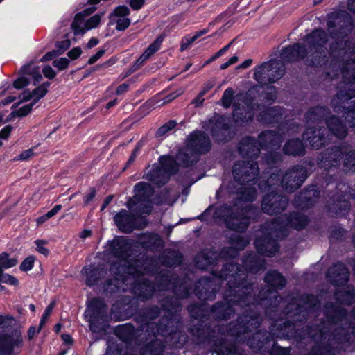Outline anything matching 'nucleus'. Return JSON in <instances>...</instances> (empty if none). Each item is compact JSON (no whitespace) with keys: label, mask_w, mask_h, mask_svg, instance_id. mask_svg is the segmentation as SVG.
Masks as SVG:
<instances>
[{"label":"nucleus","mask_w":355,"mask_h":355,"mask_svg":"<svg viewBox=\"0 0 355 355\" xmlns=\"http://www.w3.org/2000/svg\"><path fill=\"white\" fill-rule=\"evenodd\" d=\"M259 150L257 142L250 137L244 139L239 146V151L243 156L253 157L257 155Z\"/></svg>","instance_id":"obj_13"},{"label":"nucleus","mask_w":355,"mask_h":355,"mask_svg":"<svg viewBox=\"0 0 355 355\" xmlns=\"http://www.w3.org/2000/svg\"><path fill=\"white\" fill-rule=\"evenodd\" d=\"M29 103L25 104L20 107L17 110H16L15 114L19 116H24L27 115L31 110L33 106L36 103L33 101H30Z\"/></svg>","instance_id":"obj_32"},{"label":"nucleus","mask_w":355,"mask_h":355,"mask_svg":"<svg viewBox=\"0 0 355 355\" xmlns=\"http://www.w3.org/2000/svg\"><path fill=\"white\" fill-rule=\"evenodd\" d=\"M286 205L287 199L286 198L276 194H270L264 197L262 209L269 214H274L284 210Z\"/></svg>","instance_id":"obj_8"},{"label":"nucleus","mask_w":355,"mask_h":355,"mask_svg":"<svg viewBox=\"0 0 355 355\" xmlns=\"http://www.w3.org/2000/svg\"><path fill=\"white\" fill-rule=\"evenodd\" d=\"M71 41L69 39H65L62 41H59L57 42L56 46L58 49L59 53H62L64 51H66L71 46Z\"/></svg>","instance_id":"obj_39"},{"label":"nucleus","mask_w":355,"mask_h":355,"mask_svg":"<svg viewBox=\"0 0 355 355\" xmlns=\"http://www.w3.org/2000/svg\"><path fill=\"white\" fill-rule=\"evenodd\" d=\"M205 93V92H202L200 96H198V98L195 101V103H196L198 105V104H201L202 103L203 99H202V96L204 95Z\"/></svg>","instance_id":"obj_64"},{"label":"nucleus","mask_w":355,"mask_h":355,"mask_svg":"<svg viewBox=\"0 0 355 355\" xmlns=\"http://www.w3.org/2000/svg\"><path fill=\"white\" fill-rule=\"evenodd\" d=\"M162 40L160 38L157 39L153 43H152L148 49L144 52V53L139 58L136 62V65L140 67L143 63L147 60L153 54H154L160 48V44Z\"/></svg>","instance_id":"obj_15"},{"label":"nucleus","mask_w":355,"mask_h":355,"mask_svg":"<svg viewBox=\"0 0 355 355\" xmlns=\"http://www.w3.org/2000/svg\"><path fill=\"white\" fill-rule=\"evenodd\" d=\"M291 223L295 229L300 230L307 225L308 219L304 215L295 214L291 219Z\"/></svg>","instance_id":"obj_24"},{"label":"nucleus","mask_w":355,"mask_h":355,"mask_svg":"<svg viewBox=\"0 0 355 355\" xmlns=\"http://www.w3.org/2000/svg\"><path fill=\"white\" fill-rule=\"evenodd\" d=\"M35 243L36 246H37V248H36V250H37L38 252H40V253H41V254H42L45 255V256L48 255V254H49V250L45 247L46 242H45L44 241H42V240H37V241H35Z\"/></svg>","instance_id":"obj_40"},{"label":"nucleus","mask_w":355,"mask_h":355,"mask_svg":"<svg viewBox=\"0 0 355 355\" xmlns=\"http://www.w3.org/2000/svg\"><path fill=\"white\" fill-rule=\"evenodd\" d=\"M35 261V258L33 256L28 257L21 263L20 269L25 272L31 270L33 267Z\"/></svg>","instance_id":"obj_34"},{"label":"nucleus","mask_w":355,"mask_h":355,"mask_svg":"<svg viewBox=\"0 0 355 355\" xmlns=\"http://www.w3.org/2000/svg\"><path fill=\"white\" fill-rule=\"evenodd\" d=\"M98 43V39L94 38V37L91 38L87 43V47L89 49L92 48V47L95 46L96 45H97Z\"/></svg>","instance_id":"obj_56"},{"label":"nucleus","mask_w":355,"mask_h":355,"mask_svg":"<svg viewBox=\"0 0 355 355\" xmlns=\"http://www.w3.org/2000/svg\"><path fill=\"white\" fill-rule=\"evenodd\" d=\"M42 327H40L39 329L37 330L35 327H31L28 331V336L29 339H32L36 334H37Z\"/></svg>","instance_id":"obj_52"},{"label":"nucleus","mask_w":355,"mask_h":355,"mask_svg":"<svg viewBox=\"0 0 355 355\" xmlns=\"http://www.w3.org/2000/svg\"><path fill=\"white\" fill-rule=\"evenodd\" d=\"M59 51H49L48 53H46L43 57L41 59V61H47V60H52L54 57H55L56 55H59Z\"/></svg>","instance_id":"obj_48"},{"label":"nucleus","mask_w":355,"mask_h":355,"mask_svg":"<svg viewBox=\"0 0 355 355\" xmlns=\"http://www.w3.org/2000/svg\"><path fill=\"white\" fill-rule=\"evenodd\" d=\"M329 131L336 137L343 138L346 135V128L342 122L336 117H331L327 121Z\"/></svg>","instance_id":"obj_14"},{"label":"nucleus","mask_w":355,"mask_h":355,"mask_svg":"<svg viewBox=\"0 0 355 355\" xmlns=\"http://www.w3.org/2000/svg\"><path fill=\"white\" fill-rule=\"evenodd\" d=\"M110 20L111 24H116V28L118 31H123L130 24V19L128 17H110Z\"/></svg>","instance_id":"obj_26"},{"label":"nucleus","mask_w":355,"mask_h":355,"mask_svg":"<svg viewBox=\"0 0 355 355\" xmlns=\"http://www.w3.org/2000/svg\"><path fill=\"white\" fill-rule=\"evenodd\" d=\"M237 61H238L237 56H232L228 61L223 63L220 65V69L222 70H224V69H227V67H229L230 65L236 63Z\"/></svg>","instance_id":"obj_50"},{"label":"nucleus","mask_w":355,"mask_h":355,"mask_svg":"<svg viewBox=\"0 0 355 355\" xmlns=\"http://www.w3.org/2000/svg\"><path fill=\"white\" fill-rule=\"evenodd\" d=\"M284 153L288 155H297L304 152V146L299 139L288 141L284 148Z\"/></svg>","instance_id":"obj_19"},{"label":"nucleus","mask_w":355,"mask_h":355,"mask_svg":"<svg viewBox=\"0 0 355 355\" xmlns=\"http://www.w3.org/2000/svg\"><path fill=\"white\" fill-rule=\"evenodd\" d=\"M21 72L24 75H30L34 80L35 84L39 83L42 78L40 69L33 63L24 66L21 69Z\"/></svg>","instance_id":"obj_21"},{"label":"nucleus","mask_w":355,"mask_h":355,"mask_svg":"<svg viewBox=\"0 0 355 355\" xmlns=\"http://www.w3.org/2000/svg\"><path fill=\"white\" fill-rule=\"evenodd\" d=\"M93 305H89L85 312V317L87 319L89 322V327L92 331H96V329L94 324V319L92 317Z\"/></svg>","instance_id":"obj_37"},{"label":"nucleus","mask_w":355,"mask_h":355,"mask_svg":"<svg viewBox=\"0 0 355 355\" xmlns=\"http://www.w3.org/2000/svg\"><path fill=\"white\" fill-rule=\"evenodd\" d=\"M127 88H128L127 85H125V84L121 85L117 88L116 93L118 94H122L123 92H124L127 90Z\"/></svg>","instance_id":"obj_60"},{"label":"nucleus","mask_w":355,"mask_h":355,"mask_svg":"<svg viewBox=\"0 0 355 355\" xmlns=\"http://www.w3.org/2000/svg\"><path fill=\"white\" fill-rule=\"evenodd\" d=\"M91 235V231L88 230H84L80 234V237L83 239H85L89 237Z\"/></svg>","instance_id":"obj_59"},{"label":"nucleus","mask_w":355,"mask_h":355,"mask_svg":"<svg viewBox=\"0 0 355 355\" xmlns=\"http://www.w3.org/2000/svg\"><path fill=\"white\" fill-rule=\"evenodd\" d=\"M230 44H227L216 53V57H220L223 55L229 49Z\"/></svg>","instance_id":"obj_57"},{"label":"nucleus","mask_w":355,"mask_h":355,"mask_svg":"<svg viewBox=\"0 0 355 355\" xmlns=\"http://www.w3.org/2000/svg\"><path fill=\"white\" fill-rule=\"evenodd\" d=\"M62 340L66 344H71L72 343V338L70 335L69 334H62L61 336Z\"/></svg>","instance_id":"obj_55"},{"label":"nucleus","mask_w":355,"mask_h":355,"mask_svg":"<svg viewBox=\"0 0 355 355\" xmlns=\"http://www.w3.org/2000/svg\"><path fill=\"white\" fill-rule=\"evenodd\" d=\"M343 77L347 83L355 81V61L347 63V67L342 71Z\"/></svg>","instance_id":"obj_23"},{"label":"nucleus","mask_w":355,"mask_h":355,"mask_svg":"<svg viewBox=\"0 0 355 355\" xmlns=\"http://www.w3.org/2000/svg\"><path fill=\"white\" fill-rule=\"evenodd\" d=\"M153 193L151 185L146 182H139L135 187V196L127 202V207L131 211L137 214H144L141 207L146 205L148 198Z\"/></svg>","instance_id":"obj_5"},{"label":"nucleus","mask_w":355,"mask_h":355,"mask_svg":"<svg viewBox=\"0 0 355 355\" xmlns=\"http://www.w3.org/2000/svg\"><path fill=\"white\" fill-rule=\"evenodd\" d=\"M17 263V259L15 258H9L7 253L0 254V267L4 269H8L14 267Z\"/></svg>","instance_id":"obj_27"},{"label":"nucleus","mask_w":355,"mask_h":355,"mask_svg":"<svg viewBox=\"0 0 355 355\" xmlns=\"http://www.w3.org/2000/svg\"><path fill=\"white\" fill-rule=\"evenodd\" d=\"M176 125V123L174 121H171L168 123L163 125L157 131V135L159 137L164 136L167 134L168 132L173 130Z\"/></svg>","instance_id":"obj_33"},{"label":"nucleus","mask_w":355,"mask_h":355,"mask_svg":"<svg viewBox=\"0 0 355 355\" xmlns=\"http://www.w3.org/2000/svg\"><path fill=\"white\" fill-rule=\"evenodd\" d=\"M49 217L46 216V214L37 218V220H36V223L38 225L44 223V222H46L47 220H49Z\"/></svg>","instance_id":"obj_54"},{"label":"nucleus","mask_w":355,"mask_h":355,"mask_svg":"<svg viewBox=\"0 0 355 355\" xmlns=\"http://www.w3.org/2000/svg\"><path fill=\"white\" fill-rule=\"evenodd\" d=\"M130 13V9L127 6H119L114 10L113 12L110 15V17H128Z\"/></svg>","instance_id":"obj_29"},{"label":"nucleus","mask_w":355,"mask_h":355,"mask_svg":"<svg viewBox=\"0 0 355 355\" xmlns=\"http://www.w3.org/2000/svg\"><path fill=\"white\" fill-rule=\"evenodd\" d=\"M183 92H184V90L182 89H178L175 92H173V93L171 94L170 95H168V96H166L165 98V99L164 100V101L162 103H160L159 105H158V106L171 102L172 100L175 99L178 96H179L182 94H183Z\"/></svg>","instance_id":"obj_43"},{"label":"nucleus","mask_w":355,"mask_h":355,"mask_svg":"<svg viewBox=\"0 0 355 355\" xmlns=\"http://www.w3.org/2000/svg\"><path fill=\"white\" fill-rule=\"evenodd\" d=\"M206 31H200L196 33L195 35L193 37H187L182 40V43L181 45V50L184 51L187 49L189 46L192 44L197 38H198L200 36L202 35Z\"/></svg>","instance_id":"obj_30"},{"label":"nucleus","mask_w":355,"mask_h":355,"mask_svg":"<svg viewBox=\"0 0 355 355\" xmlns=\"http://www.w3.org/2000/svg\"><path fill=\"white\" fill-rule=\"evenodd\" d=\"M327 41V34L321 30H315L308 35L305 40L306 46L298 44L285 48L282 53L283 59L291 61L297 58H303L308 53V50L313 55L318 53L320 48Z\"/></svg>","instance_id":"obj_3"},{"label":"nucleus","mask_w":355,"mask_h":355,"mask_svg":"<svg viewBox=\"0 0 355 355\" xmlns=\"http://www.w3.org/2000/svg\"><path fill=\"white\" fill-rule=\"evenodd\" d=\"M249 243V241L248 240H245V239H240V241H238L235 245H236V247L238 248V249H242L248 243Z\"/></svg>","instance_id":"obj_53"},{"label":"nucleus","mask_w":355,"mask_h":355,"mask_svg":"<svg viewBox=\"0 0 355 355\" xmlns=\"http://www.w3.org/2000/svg\"><path fill=\"white\" fill-rule=\"evenodd\" d=\"M43 73L45 77L52 79L55 76L54 70L49 66L45 67L43 70Z\"/></svg>","instance_id":"obj_46"},{"label":"nucleus","mask_w":355,"mask_h":355,"mask_svg":"<svg viewBox=\"0 0 355 355\" xmlns=\"http://www.w3.org/2000/svg\"><path fill=\"white\" fill-rule=\"evenodd\" d=\"M34 155L33 148H30L21 152L18 156L14 158L15 161H25Z\"/></svg>","instance_id":"obj_36"},{"label":"nucleus","mask_w":355,"mask_h":355,"mask_svg":"<svg viewBox=\"0 0 355 355\" xmlns=\"http://www.w3.org/2000/svg\"><path fill=\"white\" fill-rule=\"evenodd\" d=\"M270 71V64L264 63L256 68L254 70V78L259 83H266L268 80L272 81L268 78V72Z\"/></svg>","instance_id":"obj_20"},{"label":"nucleus","mask_w":355,"mask_h":355,"mask_svg":"<svg viewBox=\"0 0 355 355\" xmlns=\"http://www.w3.org/2000/svg\"><path fill=\"white\" fill-rule=\"evenodd\" d=\"M61 209H62L61 205H58L55 206L52 209H51L50 211H49L46 213V216L49 217V218L54 216L59 211L61 210Z\"/></svg>","instance_id":"obj_51"},{"label":"nucleus","mask_w":355,"mask_h":355,"mask_svg":"<svg viewBox=\"0 0 355 355\" xmlns=\"http://www.w3.org/2000/svg\"><path fill=\"white\" fill-rule=\"evenodd\" d=\"M69 60L66 58H60L58 60L53 61V64L55 67L58 68L59 70H63L67 68L69 65Z\"/></svg>","instance_id":"obj_38"},{"label":"nucleus","mask_w":355,"mask_h":355,"mask_svg":"<svg viewBox=\"0 0 355 355\" xmlns=\"http://www.w3.org/2000/svg\"><path fill=\"white\" fill-rule=\"evenodd\" d=\"M255 246L259 253L267 257L272 256L277 249L273 243L264 240V244L262 245L261 241L258 239L255 241Z\"/></svg>","instance_id":"obj_17"},{"label":"nucleus","mask_w":355,"mask_h":355,"mask_svg":"<svg viewBox=\"0 0 355 355\" xmlns=\"http://www.w3.org/2000/svg\"><path fill=\"white\" fill-rule=\"evenodd\" d=\"M29 82V80L26 77L22 76L14 82V87L16 89H21L28 85Z\"/></svg>","instance_id":"obj_41"},{"label":"nucleus","mask_w":355,"mask_h":355,"mask_svg":"<svg viewBox=\"0 0 355 355\" xmlns=\"http://www.w3.org/2000/svg\"><path fill=\"white\" fill-rule=\"evenodd\" d=\"M250 211V209H243L241 211V216H224V220L228 228L241 232L248 227L250 223V219L244 215L248 214Z\"/></svg>","instance_id":"obj_10"},{"label":"nucleus","mask_w":355,"mask_h":355,"mask_svg":"<svg viewBox=\"0 0 355 355\" xmlns=\"http://www.w3.org/2000/svg\"><path fill=\"white\" fill-rule=\"evenodd\" d=\"M209 149L208 137L201 131H196L188 137L185 148L178 154L176 159L183 166H188L196 162L199 155Z\"/></svg>","instance_id":"obj_2"},{"label":"nucleus","mask_w":355,"mask_h":355,"mask_svg":"<svg viewBox=\"0 0 355 355\" xmlns=\"http://www.w3.org/2000/svg\"><path fill=\"white\" fill-rule=\"evenodd\" d=\"M295 171H291L286 173L282 181V187L289 192H292L301 184L299 180L296 179V175H295Z\"/></svg>","instance_id":"obj_16"},{"label":"nucleus","mask_w":355,"mask_h":355,"mask_svg":"<svg viewBox=\"0 0 355 355\" xmlns=\"http://www.w3.org/2000/svg\"><path fill=\"white\" fill-rule=\"evenodd\" d=\"M81 53H82L81 48L79 46H77V47H75V48L72 49L71 50H70L67 53V55L69 56V58L70 59L76 60L81 55Z\"/></svg>","instance_id":"obj_45"},{"label":"nucleus","mask_w":355,"mask_h":355,"mask_svg":"<svg viewBox=\"0 0 355 355\" xmlns=\"http://www.w3.org/2000/svg\"><path fill=\"white\" fill-rule=\"evenodd\" d=\"M104 53V50H99L95 55H94L89 59L88 63L89 64L95 63L100 58H101L103 55Z\"/></svg>","instance_id":"obj_47"},{"label":"nucleus","mask_w":355,"mask_h":355,"mask_svg":"<svg viewBox=\"0 0 355 355\" xmlns=\"http://www.w3.org/2000/svg\"><path fill=\"white\" fill-rule=\"evenodd\" d=\"M265 281L276 288H282L286 284L284 277L277 271L268 272L265 277Z\"/></svg>","instance_id":"obj_18"},{"label":"nucleus","mask_w":355,"mask_h":355,"mask_svg":"<svg viewBox=\"0 0 355 355\" xmlns=\"http://www.w3.org/2000/svg\"><path fill=\"white\" fill-rule=\"evenodd\" d=\"M107 254L112 258L110 272L114 276V285L119 289L121 284L128 285L139 276L135 266L130 263L128 258L130 245L124 237H116L107 243Z\"/></svg>","instance_id":"obj_1"},{"label":"nucleus","mask_w":355,"mask_h":355,"mask_svg":"<svg viewBox=\"0 0 355 355\" xmlns=\"http://www.w3.org/2000/svg\"><path fill=\"white\" fill-rule=\"evenodd\" d=\"M12 128L10 125H7L0 131V139H6L10 132Z\"/></svg>","instance_id":"obj_49"},{"label":"nucleus","mask_w":355,"mask_h":355,"mask_svg":"<svg viewBox=\"0 0 355 355\" xmlns=\"http://www.w3.org/2000/svg\"><path fill=\"white\" fill-rule=\"evenodd\" d=\"M145 0H129L130 6L134 10H140L145 4Z\"/></svg>","instance_id":"obj_44"},{"label":"nucleus","mask_w":355,"mask_h":355,"mask_svg":"<svg viewBox=\"0 0 355 355\" xmlns=\"http://www.w3.org/2000/svg\"><path fill=\"white\" fill-rule=\"evenodd\" d=\"M252 60L251 59H248L244 61L243 63H241L239 67L245 69L249 67L252 64Z\"/></svg>","instance_id":"obj_58"},{"label":"nucleus","mask_w":355,"mask_h":355,"mask_svg":"<svg viewBox=\"0 0 355 355\" xmlns=\"http://www.w3.org/2000/svg\"><path fill=\"white\" fill-rule=\"evenodd\" d=\"M159 166L148 168L146 178L158 187L165 184L171 175L178 171L176 161L171 156H162L159 159Z\"/></svg>","instance_id":"obj_4"},{"label":"nucleus","mask_w":355,"mask_h":355,"mask_svg":"<svg viewBox=\"0 0 355 355\" xmlns=\"http://www.w3.org/2000/svg\"><path fill=\"white\" fill-rule=\"evenodd\" d=\"M0 283H4L9 285H17L18 284V280L14 276L3 273L0 277Z\"/></svg>","instance_id":"obj_35"},{"label":"nucleus","mask_w":355,"mask_h":355,"mask_svg":"<svg viewBox=\"0 0 355 355\" xmlns=\"http://www.w3.org/2000/svg\"><path fill=\"white\" fill-rule=\"evenodd\" d=\"M338 101H340L343 107H346L347 105H349L352 102L355 104V91L352 92V96H351L343 95L342 93L338 94L331 101V103L335 108L338 105Z\"/></svg>","instance_id":"obj_22"},{"label":"nucleus","mask_w":355,"mask_h":355,"mask_svg":"<svg viewBox=\"0 0 355 355\" xmlns=\"http://www.w3.org/2000/svg\"><path fill=\"white\" fill-rule=\"evenodd\" d=\"M233 173L238 180L248 182L253 180L259 174V168L256 163H237L234 166Z\"/></svg>","instance_id":"obj_7"},{"label":"nucleus","mask_w":355,"mask_h":355,"mask_svg":"<svg viewBox=\"0 0 355 355\" xmlns=\"http://www.w3.org/2000/svg\"><path fill=\"white\" fill-rule=\"evenodd\" d=\"M22 344V337L19 331H15L11 335L0 336V354L11 355L15 349Z\"/></svg>","instance_id":"obj_9"},{"label":"nucleus","mask_w":355,"mask_h":355,"mask_svg":"<svg viewBox=\"0 0 355 355\" xmlns=\"http://www.w3.org/2000/svg\"><path fill=\"white\" fill-rule=\"evenodd\" d=\"M114 220L121 232H130L135 228V216L125 209L116 214Z\"/></svg>","instance_id":"obj_11"},{"label":"nucleus","mask_w":355,"mask_h":355,"mask_svg":"<svg viewBox=\"0 0 355 355\" xmlns=\"http://www.w3.org/2000/svg\"><path fill=\"white\" fill-rule=\"evenodd\" d=\"M83 273L87 276V284L93 285L96 282V279H93V277L96 276L99 272L97 269L86 267L83 268Z\"/></svg>","instance_id":"obj_28"},{"label":"nucleus","mask_w":355,"mask_h":355,"mask_svg":"<svg viewBox=\"0 0 355 355\" xmlns=\"http://www.w3.org/2000/svg\"><path fill=\"white\" fill-rule=\"evenodd\" d=\"M15 100V98L12 97H8L5 101H2L1 103L4 105L8 104L11 102H12Z\"/></svg>","instance_id":"obj_63"},{"label":"nucleus","mask_w":355,"mask_h":355,"mask_svg":"<svg viewBox=\"0 0 355 355\" xmlns=\"http://www.w3.org/2000/svg\"><path fill=\"white\" fill-rule=\"evenodd\" d=\"M53 309V304H51L50 305H49L46 307V309H45V311H44V313L42 315V318L40 320V327H43L44 325L46 320L48 319V318L51 315Z\"/></svg>","instance_id":"obj_42"},{"label":"nucleus","mask_w":355,"mask_h":355,"mask_svg":"<svg viewBox=\"0 0 355 355\" xmlns=\"http://www.w3.org/2000/svg\"><path fill=\"white\" fill-rule=\"evenodd\" d=\"M233 95L234 91L232 89L227 88V89H225L222 98V103L224 107H229L231 105Z\"/></svg>","instance_id":"obj_31"},{"label":"nucleus","mask_w":355,"mask_h":355,"mask_svg":"<svg viewBox=\"0 0 355 355\" xmlns=\"http://www.w3.org/2000/svg\"><path fill=\"white\" fill-rule=\"evenodd\" d=\"M272 136V132H263L261 135H260L259 137V140L261 141L263 138H270Z\"/></svg>","instance_id":"obj_62"},{"label":"nucleus","mask_w":355,"mask_h":355,"mask_svg":"<svg viewBox=\"0 0 355 355\" xmlns=\"http://www.w3.org/2000/svg\"><path fill=\"white\" fill-rule=\"evenodd\" d=\"M49 86V83H46L35 89L33 92L28 91L24 92L19 97V103H26L28 101H33L34 103H37L46 95Z\"/></svg>","instance_id":"obj_12"},{"label":"nucleus","mask_w":355,"mask_h":355,"mask_svg":"<svg viewBox=\"0 0 355 355\" xmlns=\"http://www.w3.org/2000/svg\"><path fill=\"white\" fill-rule=\"evenodd\" d=\"M95 10L94 7H89L83 12L77 14L74 18L71 28L76 35H83L85 31L97 27L101 22V16L99 15H94L88 20L85 21L83 17L92 13Z\"/></svg>","instance_id":"obj_6"},{"label":"nucleus","mask_w":355,"mask_h":355,"mask_svg":"<svg viewBox=\"0 0 355 355\" xmlns=\"http://www.w3.org/2000/svg\"><path fill=\"white\" fill-rule=\"evenodd\" d=\"M304 139L309 141V144L315 148L326 144L325 139L323 137L320 136L319 133L313 135V137L308 136V132L304 134Z\"/></svg>","instance_id":"obj_25"},{"label":"nucleus","mask_w":355,"mask_h":355,"mask_svg":"<svg viewBox=\"0 0 355 355\" xmlns=\"http://www.w3.org/2000/svg\"><path fill=\"white\" fill-rule=\"evenodd\" d=\"M348 7L351 11L355 12V0H349Z\"/></svg>","instance_id":"obj_61"}]
</instances>
